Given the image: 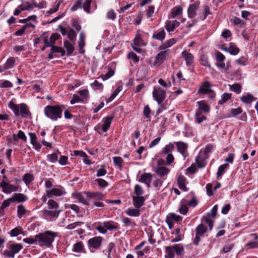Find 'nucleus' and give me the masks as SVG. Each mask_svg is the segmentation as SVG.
<instances>
[{"mask_svg":"<svg viewBox=\"0 0 258 258\" xmlns=\"http://www.w3.org/2000/svg\"><path fill=\"white\" fill-rule=\"evenodd\" d=\"M58 236V233L51 231H46L36 235L37 244L40 246H46L48 247L52 245L55 237Z\"/></svg>","mask_w":258,"mask_h":258,"instance_id":"obj_1","label":"nucleus"},{"mask_svg":"<svg viewBox=\"0 0 258 258\" xmlns=\"http://www.w3.org/2000/svg\"><path fill=\"white\" fill-rule=\"evenodd\" d=\"M64 105H47L44 108L45 115L53 121H56L61 118Z\"/></svg>","mask_w":258,"mask_h":258,"instance_id":"obj_2","label":"nucleus"},{"mask_svg":"<svg viewBox=\"0 0 258 258\" xmlns=\"http://www.w3.org/2000/svg\"><path fill=\"white\" fill-rule=\"evenodd\" d=\"M9 107L13 111L16 116L21 115L23 118L30 117L31 113L27 105L24 103L16 104L11 101L8 104Z\"/></svg>","mask_w":258,"mask_h":258,"instance_id":"obj_3","label":"nucleus"},{"mask_svg":"<svg viewBox=\"0 0 258 258\" xmlns=\"http://www.w3.org/2000/svg\"><path fill=\"white\" fill-rule=\"evenodd\" d=\"M23 246L21 243L11 244L8 246V249L4 251L3 254L8 258H14L15 255L18 253Z\"/></svg>","mask_w":258,"mask_h":258,"instance_id":"obj_4","label":"nucleus"},{"mask_svg":"<svg viewBox=\"0 0 258 258\" xmlns=\"http://www.w3.org/2000/svg\"><path fill=\"white\" fill-rule=\"evenodd\" d=\"M153 98L158 104H161L163 102L166 97V94L160 87H155L152 92Z\"/></svg>","mask_w":258,"mask_h":258,"instance_id":"obj_5","label":"nucleus"},{"mask_svg":"<svg viewBox=\"0 0 258 258\" xmlns=\"http://www.w3.org/2000/svg\"><path fill=\"white\" fill-rule=\"evenodd\" d=\"M207 231V228L206 226L202 223L200 224L196 227L195 229L196 236L193 240V243L195 245H198L199 244L201 237L204 236V234L206 233Z\"/></svg>","mask_w":258,"mask_h":258,"instance_id":"obj_6","label":"nucleus"},{"mask_svg":"<svg viewBox=\"0 0 258 258\" xmlns=\"http://www.w3.org/2000/svg\"><path fill=\"white\" fill-rule=\"evenodd\" d=\"M56 186L58 187H53L50 189L46 190V195L48 198L60 197L66 194V191L63 187L59 185H57Z\"/></svg>","mask_w":258,"mask_h":258,"instance_id":"obj_7","label":"nucleus"},{"mask_svg":"<svg viewBox=\"0 0 258 258\" xmlns=\"http://www.w3.org/2000/svg\"><path fill=\"white\" fill-rule=\"evenodd\" d=\"M0 187L3 192L10 194L13 192L17 191L19 189V186L10 184L9 182L3 180L0 183Z\"/></svg>","mask_w":258,"mask_h":258,"instance_id":"obj_8","label":"nucleus"},{"mask_svg":"<svg viewBox=\"0 0 258 258\" xmlns=\"http://www.w3.org/2000/svg\"><path fill=\"white\" fill-rule=\"evenodd\" d=\"M59 34L57 33H52L49 38L43 34L41 35V38L43 40V43L46 44V46H50V47L54 46L55 41L60 38Z\"/></svg>","mask_w":258,"mask_h":258,"instance_id":"obj_9","label":"nucleus"},{"mask_svg":"<svg viewBox=\"0 0 258 258\" xmlns=\"http://www.w3.org/2000/svg\"><path fill=\"white\" fill-rule=\"evenodd\" d=\"M146 44L142 40L140 35H137L134 39V42L131 44L133 49L137 52L140 53L142 51L140 48L145 46Z\"/></svg>","mask_w":258,"mask_h":258,"instance_id":"obj_10","label":"nucleus"},{"mask_svg":"<svg viewBox=\"0 0 258 258\" xmlns=\"http://www.w3.org/2000/svg\"><path fill=\"white\" fill-rule=\"evenodd\" d=\"M102 237L96 236L90 238L88 241V246L90 249H98L101 246L102 241Z\"/></svg>","mask_w":258,"mask_h":258,"instance_id":"obj_11","label":"nucleus"},{"mask_svg":"<svg viewBox=\"0 0 258 258\" xmlns=\"http://www.w3.org/2000/svg\"><path fill=\"white\" fill-rule=\"evenodd\" d=\"M200 1H196L190 5L187 10V14L189 18H193L197 14V11L199 8Z\"/></svg>","mask_w":258,"mask_h":258,"instance_id":"obj_12","label":"nucleus"},{"mask_svg":"<svg viewBox=\"0 0 258 258\" xmlns=\"http://www.w3.org/2000/svg\"><path fill=\"white\" fill-rule=\"evenodd\" d=\"M208 156L205 155L203 152H200L198 156L196 158V162L199 168H201L204 167L206 163V160L208 158Z\"/></svg>","mask_w":258,"mask_h":258,"instance_id":"obj_13","label":"nucleus"},{"mask_svg":"<svg viewBox=\"0 0 258 258\" xmlns=\"http://www.w3.org/2000/svg\"><path fill=\"white\" fill-rule=\"evenodd\" d=\"M174 144L176 146L177 151L185 158L187 155V144L182 142H175Z\"/></svg>","mask_w":258,"mask_h":258,"instance_id":"obj_14","label":"nucleus"},{"mask_svg":"<svg viewBox=\"0 0 258 258\" xmlns=\"http://www.w3.org/2000/svg\"><path fill=\"white\" fill-rule=\"evenodd\" d=\"M145 199L143 196H133V204L135 208L140 209L145 203Z\"/></svg>","mask_w":258,"mask_h":258,"instance_id":"obj_15","label":"nucleus"},{"mask_svg":"<svg viewBox=\"0 0 258 258\" xmlns=\"http://www.w3.org/2000/svg\"><path fill=\"white\" fill-rule=\"evenodd\" d=\"M199 92L202 94H211L215 95V93L211 89V85L209 82H205L200 87Z\"/></svg>","mask_w":258,"mask_h":258,"instance_id":"obj_16","label":"nucleus"},{"mask_svg":"<svg viewBox=\"0 0 258 258\" xmlns=\"http://www.w3.org/2000/svg\"><path fill=\"white\" fill-rule=\"evenodd\" d=\"M181 55L186 61V66L188 67L191 66L194 62V55L186 50L183 51L181 53Z\"/></svg>","mask_w":258,"mask_h":258,"instance_id":"obj_17","label":"nucleus"},{"mask_svg":"<svg viewBox=\"0 0 258 258\" xmlns=\"http://www.w3.org/2000/svg\"><path fill=\"white\" fill-rule=\"evenodd\" d=\"M166 51V50L162 51L158 53L155 57V60L153 64L154 67L156 66H158L163 62L165 59Z\"/></svg>","mask_w":258,"mask_h":258,"instance_id":"obj_18","label":"nucleus"},{"mask_svg":"<svg viewBox=\"0 0 258 258\" xmlns=\"http://www.w3.org/2000/svg\"><path fill=\"white\" fill-rule=\"evenodd\" d=\"M89 198L93 199L96 200H103L105 195L100 192H92L90 191H85L84 192Z\"/></svg>","mask_w":258,"mask_h":258,"instance_id":"obj_19","label":"nucleus"},{"mask_svg":"<svg viewBox=\"0 0 258 258\" xmlns=\"http://www.w3.org/2000/svg\"><path fill=\"white\" fill-rule=\"evenodd\" d=\"M180 25L179 22L177 21H167L165 27L168 32H172Z\"/></svg>","mask_w":258,"mask_h":258,"instance_id":"obj_20","label":"nucleus"},{"mask_svg":"<svg viewBox=\"0 0 258 258\" xmlns=\"http://www.w3.org/2000/svg\"><path fill=\"white\" fill-rule=\"evenodd\" d=\"M30 137L31 144L36 150L39 151L41 148V145L37 141V136L35 133H30L29 134Z\"/></svg>","mask_w":258,"mask_h":258,"instance_id":"obj_21","label":"nucleus"},{"mask_svg":"<svg viewBox=\"0 0 258 258\" xmlns=\"http://www.w3.org/2000/svg\"><path fill=\"white\" fill-rule=\"evenodd\" d=\"M22 9L24 11H30L35 8L36 6V3L34 0H31L30 1L24 2L22 5H21Z\"/></svg>","mask_w":258,"mask_h":258,"instance_id":"obj_22","label":"nucleus"},{"mask_svg":"<svg viewBox=\"0 0 258 258\" xmlns=\"http://www.w3.org/2000/svg\"><path fill=\"white\" fill-rule=\"evenodd\" d=\"M12 202H17L18 203H22L26 201L28 197L23 194L15 193L12 197Z\"/></svg>","mask_w":258,"mask_h":258,"instance_id":"obj_23","label":"nucleus"},{"mask_svg":"<svg viewBox=\"0 0 258 258\" xmlns=\"http://www.w3.org/2000/svg\"><path fill=\"white\" fill-rule=\"evenodd\" d=\"M170 171V170L169 168L164 166H161L157 168L156 173L160 177L165 179Z\"/></svg>","mask_w":258,"mask_h":258,"instance_id":"obj_24","label":"nucleus"},{"mask_svg":"<svg viewBox=\"0 0 258 258\" xmlns=\"http://www.w3.org/2000/svg\"><path fill=\"white\" fill-rule=\"evenodd\" d=\"M60 212V210H48L42 211L43 215L46 217L57 218Z\"/></svg>","mask_w":258,"mask_h":258,"instance_id":"obj_25","label":"nucleus"},{"mask_svg":"<svg viewBox=\"0 0 258 258\" xmlns=\"http://www.w3.org/2000/svg\"><path fill=\"white\" fill-rule=\"evenodd\" d=\"M174 149V144L170 143L166 145L160 152V155L162 157L164 156L165 155L168 154H171V153L173 151Z\"/></svg>","mask_w":258,"mask_h":258,"instance_id":"obj_26","label":"nucleus"},{"mask_svg":"<svg viewBox=\"0 0 258 258\" xmlns=\"http://www.w3.org/2000/svg\"><path fill=\"white\" fill-rule=\"evenodd\" d=\"M72 196L73 198L77 199L79 203H81L85 205H89V202L88 200L84 199L83 195L81 192H74L72 193Z\"/></svg>","mask_w":258,"mask_h":258,"instance_id":"obj_27","label":"nucleus"},{"mask_svg":"<svg viewBox=\"0 0 258 258\" xmlns=\"http://www.w3.org/2000/svg\"><path fill=\"white\" fill-rule=\"evenodd\" d=\"M186 178L183 175H179L177 178V183L179 188L183 191H187V188L185 185Z\"/></svg>","mask_w":258,"mask_h":258,"instance_id":"obj_28","label":"nucleus"},{"mask_svg":"<svg viewBox=\"0 0 258 258\" xmlns=\"http://www.w3.org/2000/svg\"><path fill=\"white\" fill-rule=\"evenodd\" d=\"M113 116H107L103 119V124L102 130L104 132H106L110 127Z\"/></svg>","mask_w":258,"mask_h":258,"instance_id":"obj_29","label":"nucleus"},{"mask_svg":"<svg viewBox=\"0 0 258 258\" xmlns=\"http://www.w3.org/2000/svg\"><path fill=\"white\" fill-rule=\"evenodd\" d=\"M16 59V58L13 57H10L9 58H8V59L4 64V66L6 70L11 69L15 66Z\"/></svg>","mask_w":258,"mask_h":258,"instance_id":"obj_30","label":"nucleus"},{"mask_svg":"<svg viewBox=\"0 0 258 258\" xmlns=\"http://www.w3.org/2000/svg\"><path fill=\"white\" fill-rule=\"evenodd\" d=\"M182 9L180 7H175L171 10V16L169 18H174L181 15Z\"/></svg>","mask_w":258,"mask_h":258,"instance_id":"obj_31","label":"nucleus"},{"mask_svg":"<svg viewBox=\"0 0 258 258\" xmlns=\"http://www.w3.org/2000/svg\"><path fill=\"white\" fill-rule=\"evenodd\" d=\"M152 179V175L151 173H145L141 175L139 181L145 183L146 182H151Z\"/></svg>","mask_w":258,"mask_h":258,"instance_id":"obj_32","label":"nucleus"},{"mask_svg":"<svg viewBox=\"0 0 258 258\" xmlns=\"http://www.w3.org/2000/svg\"><path fill=\"white\" fill-rule=\"evenodd\" d=\"M125 213L130 216L138 217L140 215L139 209L128 208L125 211Z\"/></svg>","mask_w":258,"mask_h":258,"instance_id":"obj_33","label":"nucleus"},{"mask_svg":"<svg viewBox=\"0 0 258 258\" xmlns=\"http://www.w3.org/2000/svg\"><path fill=\"white\" fill-rule=\"evenodd\" d=\"M166 258H173L175 256V250L173 245L165 247Z\"/></svg>","mask_w":258,"mask_h":258,"instance_id":"obj_34","label":"nucleus"},{"mask_svg":"<svg viewBox=\"0 0 258 258\" xmlns=\"http://www.w3.org/2000/svg\"><path fill=\"white\" fill-rule=\"evenodd\" d=\"M166 33L164 29L160 30L152 36V38L162 41L165 38Z\"/></svg>","mask_w":258,"mask_h":258,"instance_id":"obj_35","label":"nucleus"},{"mask_svg":"<svg viewBox=\"0 0 258 258\" xmlns=\"http://www.w3.org/2000/svg\"><path fill=\"white\" fill-rule=\"evenodd\" d=\"M256 99L250 94H247L240 98V100L246 104H250Z\"/></svg>","mask_w":258,"mask_h":258,"instance_id":"obj_36","label":"nucleus"},{"mask_svg":"<svg viewBox=\"0 0 258 258\" xmlns=\"http://www.w3.org/2000/svg\"><path fill=\"white\" fill-rule=\"evenodd\" d=\"M34 176L30 173H25L23 176V181L27 186H29L34 180Z\"/></svg>","mask_w":258,"mask_h":258,"instance_id":"obj_37","label":"nucleus"},{"mask_svg":"<svg viewBox=\"0 0 258 258\" xmlns=\"http://www.w3.org/2000/svg\"><path fill=\"white\" fill-rule=\"evenodd\" d=\"M250 236L253 238L254 241L249 242L246 244V246H249L252 248L256 247L258 245V236L256 233H252L250 234Z\"/></svg>","mask_w":258,"mask_h":258,"instance_id":"obj_38","label":"nucleus"},{"mask_svg":"<svg viewBox=\"0 0 258 258\" xmlns=\"http://www.w3.org/2000/svg\"><path fill=\"white\" fill-rule=\"evenodd\" d=\"M175 42H176V40L175 39H174V38L170 39L167 40L166 41H165V42L164 43H163L162 45H161L160 46L159 49L160 50L166 49V48L172 46L173 44H174L175 43Z\"/></svg>","mask_w":258,"mask_h":258,"instance_id":"obj_39","label":"nucleus"},{"mask_svg":"<svg viewBox=\"0 0 258 258\" xmlns=\"http://www.w3.org/2000/svg\"><path fill=\"white\" fill-rule=\"evenodd\" d=\"M198 108L203 111L205 113H207L210 111V107L203 101L197 102Z\"/></svg>","mask_w":258,"mask_h":258,"instance_id":"obj_40","label":"nucleus"},{"mask_svg":"<svg viewBox=\"0 0 258 258\" xmlns=\"http://www.w3.org/2000/svg\"><path fill=\"white\" fill-rule=\"evenodd\" d=\"M104 227L106 228V230H111L113 229H116L117 227L115 225V223L112 221H109L107 222H104L103 223Z\"/></svg>","mask_w":258,"mask_h":258,"instance_id":"obj_41","label":"nucleus"},{"mask_svg":"<svg viewBox=\"0 0 258 258\" xmlns=\"http://www.w3.org/2000/svg\"><path fill=\"white\" fill-rule=\"evenodd\" d=\"M84 247V244L82 241L77 242L74 244L73 251L76 252H80L83 251Z\"/></svg>","mask_w":258,"mask_h":258,"instance_id":"obj_42","label":"nucleus"},{"mask_svg":"<svg viewBox=\"0 0 258 258\" xmlns=\"http://www.w3.org/2000/svg\"><path fill=\"white\" fill-rule=\"evenodd\" d=\"M63 46L67 49V53L69 55H71L73 52L74 47L70 42L67 40L64 41Z\"/></svg>","mask_w":258,"mask_h":258,"instance_id":"obj_43","label":"nucleus"},{"mask_svg":"<svg viewBox=\"0 0 258 258\" xmlns=\"http://www.w3.org/2000/svg\"><path fill=\"white\" fill-rule=\"evenodd\" d=\"M229 53L231 55H235L237 54L239 52V48L232 43H229Z\"/></svg>","mask_w":258,"mask_h":258,"instance_id":"obj_44","label":"nucleus"},{"mask_svg":"<svg viewBox=\"0 0 258 258\" xmlns=\"http://www.w3.org/2000/svg\"><path fill=\"white\" fill-rule=\"evenodd\" d=\"M229 167V165L227 164H224L220 166L218 168L217 173V177L221 176L225 172V170Z\"/></svg>","mask_w":258,"mask_h":258,"instance_id":"obj_45","label":"nucleus"},{"mask_svg":"<svg viewBox=\"0 0 258 258\" xmlns=\"http://www.w3.org/2000/svg\"><path fill=\"white\" fill-rule=\"evenodd\" d=\"M122 87L121 86H119L106 100L107 103L111 102L118 95L119 92L122 90Z\"/></svg>","mask_w":258,"mask_h":258,"instance_id":"obj_46","label":"nucleus"},{"mask_svg":"<svg viewBox=\"0 0 258 258\" xmlns=\"http://www.w3.org/2000/svg\"><path fill=\"white\" fill-rule=\"evenodd\" d=\"M95 181L97 183L100 188H105L109 185V183L106 180L102 178H97Z\"/></svg>","mask_w":258,"mask_h":258,"instance_id":"obj_47","label":"nucleus"},{"mask_svg":"<svg viewBox=\"0 0 258 258\" xmlns=\"http://www.w3.org/2000/svg\"><path fill=\"white\" fill-rule=\"evenodd\" d=\"M48 208L50 209H54V210H58L59 205L57 202L53 200H49L47 203Z\"/></svg>","mask_w":258,"mask_h":258,"instance_id":"obj_48","label":"nucleus"},{"mask_svg":"<svg viewBox=\"0 0 258 258\" xmlns=\"http://www.w3.org/2000/svg\"><path fill=\"white\" fill-rule=\"evenodd\" d=\"M231 97V94L225 93L221 95V99L218 102V104H223L229 100Z\"/></svg>","mask_w":258,"mask_h":258,"instance_id":"obj_49","label":"nucleus"},{"mask_svg":"<svg viewBox=\"0 0 258 258\" xmlns=\"http://www.w3.org/2000/svg\"><path fill=\"white\" fill-rule=\"evenodd\" d=\"M51 53L59 52L61 56H64L66 53L64 49L61 47L53 46L51 47Z\"/></svg>","mask_w":258,"mask_h":258,"instance_id":"obj_50","label":"nucleus"},{"mask_svg":"<svg viewBox=\"0 0 258 258\" xmlns=\"http://www.w3.org/2000/svg\"><path fill=\"white\" fill-rule=\"evenodd\" d=\"M85 35L83 32H81L79 35V39L78 41V45L80 49L83 48L85 46Z\"/></svg>","mask_w":258,"mask_h":258,"instance_id":"obj_51","label":"nucleus"},{"mask_svg":"<svg viewBox=\"0 0 258 258\" xmlns=\"http://www.w3.org/2000/svg\"><path fill=\"white\" fill-rule=\"evenodd\" d=\"M204 9V12L203 16H200L199 17V19L202 21H204L209 15L211 14V12L208 6L205 5Z\"/></svg>","mask_w":258,"mask_h":258,"instance_id":"obj_52","label":"nucleus"},{"mask_svg":"<svg viewBox=\"0 0 258 258\" xmlns=\"http://www.w3.org/2000/svg\"><path fill=\"white\" fill-rule=\"evenodd\" d=\"M26 212V210L24 206L20 205L17 207V215L19 218L21 219Z\"/></svg>","mask_w":258,"mask_h":258,"instance_id":"obj_53","label":"nucleus"},{"mask_svg":"<svg viewBox=\"0 0 258 258\" xmlns=\"http://www.w3.org/2000/svg\"><path fill=\"white\" fill-rule=\"evenodd\" d=\"M78 93L81 96V97L84 99V100H87L89 98V93L88 89H85L82 90H80L78 91Z\"/></svg>","mask_w":258,"mask_h":258,"instance_id":"obj_54","label":"nucleus"},{"mask_svg":"<svg viewBox=\"0 0 258 258\" xmlns=\"http://www.w3.org/2000/svg\"><path fill=\"white\" fill-rule=\"evenodd\" d=\"M134 193L136 195L135 196H143L144 190L141 186L136 184L135 186Z\"/></svg>","mask_w":258,"mask_h":258,"instance_id":"obj_55","label":"nucleus"},{"mask_svg":"<svg viewBox=\"0 0 258 258\" xmlns=\"http://www.w3.org/2000/svg\"><path fill=\"white\" fill-rule=\"evenodd\" d=\"M22 232V229L21 227H16L10 231V234L11 237H15Z\"/></svg>","mask_w":258,"mask_h":258,"instance_id":"obj_56","label":"nucleus"},{"mask_svg":"<svg viewBox=\"0 0 258 258\" xmlns=\"http://www.w3.org/2000/svg\"><path fill=\"white\" fill-rule=\"evenodd\" d=\"M230 89L231 91L237 94H239L241 91V86L239 84H235L230 86Z\"/></svg>","mask_w":258,"mask_h":258,"instance_id":"obj_57","label":"nucleus"},{"mask_svg":"<svg viewBox=\"0 0 258 258\" xmlns=\"http://www.w3.org/2000/svg\"><path fill=\"white\" fill-rule=\"evenodd\" d=\"M174 250L177 255H181L184 251V248L182 244H178L173 245Z\"/></svg>","mask_w":258,"mask_h":258,"instance_id":"obj_58","label":"nucleus"},{"mask_svg":"<svg viewBox=\"0 0 258 258\" xmlns=\"http://www.w3.org/2000/svg\"><path fill=\"white\" fill-rule=\"evenodd\" d=\"M77 102H84V99L78 95L74 94L73 95L72 99L70 101V103L71 104H74Z\"/></svg>","mask_w":258,"mask_h":258,"instance_id":"obj_59","label":"nucleus"},{"mask_svg":"<svg viewBox=\"0 0 258 258\" xmlns=\"http://www.w3.org/2000/svg\"><path fill=\"white\" fill-rule=\"evenodd\" d=\"M113 161L115 165L117 166L119 169L122 167L123 159L120 157H114L113 158Z\"/></svg>","mask_w":258,"mask_h":258,"instance_id":"obj_60","label":"nucleus"},{"mask_svg":"<svg viewBox=\"0 0 258 258\" xmlns=\"http://www.w3.org/2000/svg\"><path fill=\"white\" fill-rule=\"evenodd\" d=\"M47 160L51 163H55L57 161L58 156L57 155L53 153L51 154H49L47 155Z\"/></svg>","mask_w":258,"mask_h":258,"instance_id":"obj_61","label":"nucleus"},{"mask_svg":"<svg viewBox=\"0 0 258 258\" xmlns=\"http://www.w3.org/2000/svg\"><path fill=\"white\" fill-rule=\"evenodd\" d=\"M91 87L95 89H99L102 90L103 89V85L102 83H100L98 81L95 80L93 83L91 84Z\"/></svg>","mask_w":258,"mask_h":258,"instance_id":"obj_62","label":"nucleus"},{"mask_svg":"<svg viewBox=\"0 0 258 258\" xmlns=\"http://www.w3.org/2000/svg\"><path fill=\"white\" fill-rule=\"evenodd\" d=\"M76 36L77 34L73 29H70L67 33V36L71 41H74L76 40Z\"/></svg>","mask_w":258,"mask_h":258,"instance_id":"obj_63","label":"nucleus"},{"mask_svg":"<svg viewBox=\"0 0 258 258\" xmlns=\"http://www.w3.org/2000/svg\"><path fill=\"white\" fill-rule=\"evenodd\" d=\"M178 211L181 214L185 215L187 213L188 208L187 206L185 205V204L181 202V205L178 209Z\"/></svg>","mask_w":258,"mask_h":258,"instance_id":"obj_64","label":"nucleus"}]
</instances>
